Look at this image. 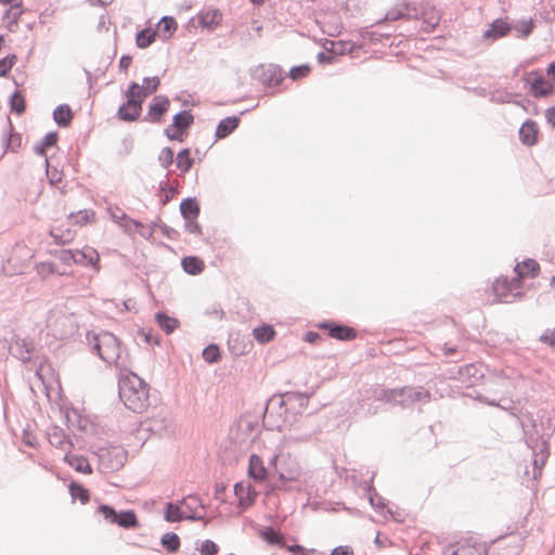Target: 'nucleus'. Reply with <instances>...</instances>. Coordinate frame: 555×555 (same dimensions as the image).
Here are the masks:
<instances>
[{"label":"nucleus","mask_w":555,"mask_h":555,"mask_svg":"<svg viewBox=\"0 0 555 555\" xmlns=\"http://www.w3.org/2000/svg\"><path fill=\"white\" fill-rule=\"evenodd\" d=\"M150 385L130 369L119 372L118 396L125 406L141 414L150 406Z\"/></svg>","instance_id":"1"},{"label":"nucleus","mask_w":555,"mask_h":555,"mask_svg":"<svg viewBox=\"0 0 555 555\" xmlns=\"http://www.w3.org/2000/svg\"><path fill=\"white\" fill-rule=\"evenodd\" d=\"M93 350L107 364H114L119 372L127 369L128 350L113 333L103 331L94 335Z\"/></svg>","instance_id":"2"},{"label":"nucleus","mask_w":555,"mask_h":555,"mask_svg":"<svg viewBox=\"0 0 555 555\" xmlns=\"http://www.w3.org/2000/svg\"><path fill=\"white\" fill-rule=\"evenodd\" d=\"M430 392L422 386H405L400 388H380L374 390L377 400L385 401L403 409L411 408L420 401H429Z\"/></svg>","instance_id":"3"},{"label":"nucleus","mask_w":555,"mask_h":555,"mask_svg":"<svg viewBox=\"0 0 555 555\" xmlns=\"http://www.w3.org/2000/svg\"><path fill=\"white\" fill-rule=\"evenodd\" d=\"M296 424V418L289 413L280 393L270 397L262 413V426L267 430L283 431Z\"/></svg>","instance_id":"4"},{"label":"nucleus","mask_w":555,"mask_h":555,"mask_svg":"<svg viewBox=\"0 0 555 555\" xmlns=\"http://www.w3.org/2000/svg\"><path fill=\"white\" fill-rule=\"evenodd\" d=\"M91 449L104 472L119 470L128 459V451L120 446L94 443Z\"/></svg>","instance_id":"5"},{"label":"nucleus","mask_w":555,"mask_h":555,"mask_svg":"<svg viewBox=\"0 0 555 555\" xmlns=\"http://www.w3.org/2000/svg\"><path fill=\"white\" fill-rule=\"evenodd\" d=\"M194 124V115L191 109H182L172 116V122L164 129V134L169 141L184 142L189 129Z\"/></svg>","instance_id":"6"},{"label":"nucleus","mask_w":555,"mask_h":555,"mask_svg":"<svg viewBox=\"0 0 555 555\" xmlns=\"http://www.w3.org/2000/svg\"><path fill=\"white\" fill-rule=\"evenodd\" d=\"M522 282L515 280V276L508 279L506 276L496 278L492 285V293L498 301L501 302H513L517 298H521L524 293L521 292Z\"/></svg>","instance_id":"7"},{"label":"nucleus","mask_w":555,"mask_h":555,"mask_svg":"<svg viewBox=\"0 0 555 555\" xmlns=\"http://www.w3.org/2000/svg\"><path fill=\"white\" fill-rule=\"evenodd\" d=\"M250 76L263 87L272 88L281 85L285 78V72L278 64H259L251 70Z\"/></svg>","instance_id":"8"},{"label":"nucleus","mask_w":555,"mask_h":555,"mask_svg":"<svg viewBox=\"0 0 555 555\" xmlns=\"http://www.w3.org/2000/svg\"><path fill=\"white\" fill-rule=\"evenodd\" d=\"M522 79L529 87L530 94L535 99L546 98L555 92V81H546L539 69L527 73Z\"/></svg>","instance_id":"9"},{"label":"nucleus","mask_w":555,"mask_h":555,"mask_svg":"<svg viewBox=\"0 0 555 555\" xmlns=\"http://www.w3.org/2000/svg\"><path fill=\"white\" fill-rule=\"evenodd\" d=\"M489 545L474 538L463 539L447 545L442 555H487Z\"/></svg>","instance_id":"10"},{"label":"nucleus","mask_w":555,"mask_h":555,"mask_svg":"<svg viewBox=\"0 0 555 555\" xmlns=\"http://www.w3.org/2000/svg\"><path fill=\"white\" fill-rule=\"evenodd\" d=\"M315 326L325 330L331 338L339 341H351L357 338V331L353 327L334 320L320 321Z\"/></svg>","instance_id":"11"},{"label":"nucleus","mask_w":555,"mask_h":555,"mask_svg":"<svg viewBox=\"0 0 555 555\" xmlns=\"http://www.w3.org/2000/svg\"><path fill=\"white\" fill-rule=\"evenodd\" d=\"M170 100L165 94L155 95L149 103L147 112L142 121L151 124H160L169 111Z\"/></svg>","instance_id":"12"},{"label":"nucleus","mask_w":555,"mask_h":555,"mask_svg":"<svg viewBox=\"0 0 555 555\" xmlns=\"http://www.w3.org/2000/svg\"><path fill=\"white\" fill-rule=\"evenodd\" d=\"M418 18V10L416 7L408 2H402L397 7L389 9L382 20L376 22L377 26L383 25L384 22H395L399 20Z\"/></svg>","instance_id":"13"},{"label":"nucleus","mask_w":555,"mask_h":555,"mask_svg":"<svg viewBox=\"0 0 555 555\" xmlns=\"http://www.w3.org/2000/svg\"><path fill=\"white\" fill-rule=\"evenodd\" d=\"M280 395L284 401V405L287 406L289 413L293 414L296 420L297 415L301 414L307 408L310 399V395L307 392L286 391Z\"/></svg>","instance_id":"14"},{"label":"nucleus","mask_w":555,"mask_h":555,"mask_svg":"<svg viewBox=\"0 0 555 555\" xmlns=\"http://www.w3.org/2000/svg\"><path fill=\"white\" fill-rule=\"evenodd\" d=\"M373 478H374V474L367 481H365V487H364V491L366 492V494L369 496V502H370L371 506L375 509V512H377L378 514H380L383 516H385L386 514L393 516L392 511L386 506L385 499L375 490V488L373 486ZM392 518L396 519L395 517H392Z\"/></svg>","instance_id":"15"},{"label":"nucleus","mask_w":555,"mask_h":555,"mask_svg":"<svg viewBox=\"0 0 555 555\" xmlns=\"http://www.w3.org/2000/svg\"><path fill=\"white\" fill-rule=\"evenodd\" d=\"M196 17L198 25L208 31H214L222 22V13L217 8L201 10Z\"/></svg>","instance_id":"16"},{"label":"nucleus","mask_w":555,"mask_h":555,"mask_svg":"<svg viewBox=\"0 0 555 555\" xmlns=\"http://www.w3.org/2000/svg\"><path fill=\"white\" fill-rule=\"evenodd\" d=\"M300 476V466L296 462L295 459L291 456L283 457L280 469H279V480L284 486L288 481H295Z\"/></svg>","instance_id":"17"},{"label":"nucleus","mask_w":555,"mask_h":555,"mask_svg":"<svg viewBox=\"0 0 555 555\" xmlns=\"http://www.w3.org/2000/svg\"><path fill=\"white\" fill-rule=\"evenodd\" d=\"M233 490L241 509L244 511L254 504L257 491L249 483L243 481L236 482Z\"/></svg>","instance_id":"18"},{"label":"nucleus","mask_w":555,"mask_h":555,"mask_svg":"<svg viewBox=\"0 0 555 555\" xmlns=\"http://www.w3.org/2000/svg\"><path fill=\"white\" fill-rule=\"evenodd\" d=\"M541 268L537 260L527 258L521 262L516 263L514 267L515 280L521 281L526 278H537L540 274Z\"/></svg>","instance_id":"19"},{"label":"nucleus","mask_w":555,"mask_h":555,"mask_svg":"<svg viewBox=\"0 0 555 555\" xmlns=\"http://www.w3.org/2000/svg\"><path fill=\"white\" fill-rule=\"evenodd\" d=\"M74 255L76 264L92 267L95 270L100 269V256L94 248L86 246L82 249H74Z\"/></svg>","instance_id":"20"},{"label":"nucleus","mask_w":555,"mask_h":555,"mask_svg":"<svg viewBox=\"0 0 555 555\" xmlns=\"http://www.w3.org/2000/svg\"><path fill=\"white\" fill-rule=\"evenodd\" d=\"M520 142L526 146H533L538 143L539 127L533 119H526L518 131Z\"/></svg>","instance_id":"21"},{"label":"nucleus","mask_w":555,"mask_h":555,"mask_svg":"<svg viewBox=\"0 0 555 555\" xmlns=\"http://www.w3.org/2000/svg\"><path fill=\"white\" fill-rule=\"evenodd\" d=\"M31 351L33 347L30 344L26 343L24 339H21L16 335L12 337L9 346V352L11 356L26 363L30 361Z\"/></svg>","instance_id":"22"},{"label":"nucleus","mask_w":555,"mask_h":555,"mask_svg":"<svg viewBox=\"0 0 555 555\" xmlns=\"http://www.w3.org/2000/svg\"><path fill=\"white\" fill-rule=\"evenodd\" d=\"M240 124L241 119L235 115L222 118L216 127L215 141L228 138L238 128Z\"/></svg>","instance_id":"23"},{"label":"nucleus","mask_w":555,"mask_h":555,"mask_svg":"<svg viewBox=\"0 0 555 555\" xmlns=\"http://www.w3.org/2000/svg\"><path fill=\"white\" fill-rule=\"evenodd\" d=\"M248 477L256 482L263 481L268 477V469L261 456L256 453L250 454L248 460Z\"/></svg>","instance_id":"24"},{"label":"nucleus","mask_w":555,"mask_h":555,"mask_svg":"<svg viewBox=\"0 0 555 555\" xmlns=\"http://www.w3.org/2000/svg\"><path fill=\"white\" fill-rule=\"evenodd\" d=\"M512 30V24L502 18L494 20L489 28L483 33L485 39L498 40L506 36Z\"/></svg>","instance_id":"25"},{"label":"nucleus","mask_w":555,"mask_h":555,"mask_svg":"<svg viewBox=\"0 0 555 555\" xmlns=\"http://www.w3.org/2000/svg\"><path fill=\"white\" fill-rule=\"evenodd\" d=\"M57 140H59V132L50 131V132L46 133L44 137L41 139V141L35 145L34 152L39 156L47 157V149L55 146L57 144ZM44 163H46L47 173L49 175L50 163H49L48 158H46Z\"/></svg>","instance_id":"26"},{"label":"nucleus","mask_w":555,"mask_h":555,"mask_svg":"<svg viewBox=\"0 0 555 555\" xmlns=\"http://www.w3.org/2000/svg\"><path fill=\"white\" fill-rule=\"evenodd\" d=\"M144 102H135L129 106H119L116 112V117L120 121L133 122L137 121L142 113Z\"/></svg>","instance_id":"27"},{"label":"nucleus","mask_w":555,"mask_h":555,"mask_svg":"<svg viewBox=\"0 0 555 555\" xmlns=\"http://www.w3.org/2000/svg\"><path fill=\"white\" fill-rule=\"evenodd\" d=\"M483 376V373L473 363L465 364L460 366L456 371V375L452 373L450 378H459L463 383L468 382V387L479 378Z\"/></svg>","instance_id":"28"},{"label":"nucleus","mask_w":555,"mask_h":555,"mask_svg":"<svg viewBox=\"0 0 555 555\" xmlns=\"http://www.w3.org/2000/svg\"><path fill=\"white\" fill-rule=\"evenodd\" d=\"M178 29V23L173 16L165 15L157 23V36H160L163 41L170 39Z\"/></svg>","instance_id":"29"},{"label":"nucleus","mask_w":555,"mask_h":555,"mask_svg":"<svg viewBox=\"0 0 555 555\" xmlns=\"http://www.w3.org/2000/svg\"><path fill=\"white\" fill-rule=\"evenodd\" d=\"M181 217L184 220L197 219L201 214V206L196 197L183 198L179 206Z\"/></svg>","instance_id":"30"},{"label":"nucleus","mask_w":555,"mask_h":555,"mask_svg":"<svg viewBox=\"0 0 555 555\" xmlns=\"http://www.w3.org/2000/svg\"><path fill=\"white\" fill-rule=\"evenodd\" d=\"M550 437H551L550 435L541 436V442L539 441V446H538L540 459H538V455L535 454V452H533V454H534V459H533L534 472L539 470V473H541L543 466L545 465V463L551 454Z\"/></svg>","instance_id":"31"},{"label":"nucleus","mask_w":555,"mask_h":555,"mask_svg":"<svg viewBox=\"0 0 555 555\" xmlns=\"http://www.w3.org/2000/svg\"><path fill=\"white\" fill-rule=\"evenodd\" d=\"M124 96L126 98V102L121 103L119 106H129L135 102H144L146 93L140 88V85L137 81H130L128 88L124 92Z\"/></svg>","instance_id":"32"},{"label":"nucleus","mask_w":555,"mask_h":555,"mask_svg":"<svg viewBox=\"0 0 555 555\" xmlns=\"http://www.w3.org/2000/svg\"><path fill=\"white\" fill-rule=\"evenodd\" d=\"M182 270L190 275H198L205 269V262L198 256H184L181 259Z\"/></svg>","instance_id":"33"},{"label":"nucleus","mask_w":555,"mask_h":555,"mask_svg":"<svg viewBox=\"0 0 555 555\" xmlns=\"http://www.w3.org/2000/svg\"><path fill=\"white\" fill-rule=\"evenodd\" d=\"M52 115L54 122L61 128L68 127L74 118V113L68 104L57 105Z\"/></svg>","instance_id":"34"},{"label":"nucleus","mask_w":555,"mask_h":555,"mask_svg":"<svg viewBox=\"0 0 555 555\" xmlns=\"http://www.w3.org/2000/svg\"><path fill=\"white\" fill-rule=\"evenodd\" d=\"M185 512L182 511V506L177 501L167 502L164 505V520L167 522H180L184 520Z\"/></svg>","instance_id":"35"},{"label":"nucleus","mask_w":555,"mask_h":555,"mask_svg":"<svg viewBox=\"0 0 555 555\" xmlns=\"http://www.w3.org/2000/svg\"><path fill=\"white\" fill-rule=\"evenodd\" d=\"M47 437L51 446L57 449H64L66 443L72 446L69 438L65 431L59 426H51L47 430Z\"/></svg>","instance_id":"36"},{"label":"nucleus","mask_w":555,"mask_h":555,"mask_svg":"<svg viewBox=\"0 0 555 555\" xmlns=\"http://www.w3.org/2000/svg\"><path fill=\"white\" fill-rule=\"evenodd\" d=\"M115 525L129 530L138 528L140 522L133 509H122L118 512Z\"/></svg>","instance_id":"37"},{"label":"nucleus","mask_w":555,"mask_h":555,"mask_svg":"<svg viewBox=\"0 0 555 555\" xmlns=\"http://www.w3.org/2000/svg\"><path fill=\"white\" fill-rule=\"evenodd\" d=\"M155 321H156L157 325L167 335L172 334L180 324L178 319L170 317L168 313H166L164 311H158L155 313Z\"/></svg>","instance_id":"38"},{"label":"nucleus","mask_w":555,"mask_h":555,"mask_svg":"<svg viewBox=\"0 0 555 555\" xmlns=\"http://www.w3.org/2000/svg\"><path fill=\"white\" fill-rule=\"evenodd\" d=\"M176 165L177 168L180 170L181 176H184L192 169L194 165V159L192 157L190 147H183L178 152Z\"/></svg>","instance_id":"39"},{"label":"nucleus","mask_w":555,"mask_h":555,"mask_svg":"<svg viewBox=\"0 0 555 555\" xmlns=\"http://www.w3.org/2000/svg\"><path fill=\"white\" fill-rule=\"evenodd\" d=\"M331 50L337 55L351 54L357 50L362 49L361 43L353 42L351 40H337L330 41Z\"/></svg>","instance_id":"40"},{"label":"nucleus","mask_w":555,"mask_h":555,"mask_svg":"<svg viewBox=\"0 0 555 555\" xmlns=\"http://www.w3.org/2000/svg\"><path fill=\"white\" fill-rule=\"evenodd\" d=\"M157 38V30L152 28H143L135 34V46L139 49H146L152 46Z\"/></svg>","instance_id":"41"},{"label":"nucleus","mask_w":555,"mask_h":555,"mask_svg":"<svg viewBox=\"0 0 555 555\" xmlns=\"http://www.w3.org/2000/svg\"><path fill=\"white\" fill-rule=\"evenodd\" d=\"M253 335L259 344L264 345L274 339L276 332L272 325L262 324L253 330Z\"/></svg>","instance_id":"42"},{"label":"nucleus","mask_w":555,"mask_h":555,"mask_svg":"<svg viewBox=\"0 0 555 555\" xmlns=\"http://www.w3.org/2000/svg\"><path fill=\"white\" fill-rule=\"evenodd\" d=\"M159 190V203L165 206L171 202L175 196L179 193L178 186L168 181H160L158 183Z\"/></svg>","instance_id":"43"},{"label":"nucleus","mask_w":555,"mask_h":555,"mask_svg":"<svg viewBox=\"0 0 555 555\" xmlns=\"http://www.w3.org/2000/svg\"><path fill=\"white\" fill-rule=\"evenodd\" d=\"M68 491L73 502L80 501L81 504H86L90 500L89 490L78 481H72L68 486Z\"/></svg>","instance_id":"44"},{"label":"nucleus","mask_w":555,"mask_h":555,"mask_svg":"<svg viewBox=\"0 0 555 555\" xmlns=\"http://www.w3.org/2000/svg\"><path fill=\"white\" fill-rule=\"evenodd\" d=\"M160 545L170 554H176L181 547L180 537L176 532H166L160 538Z\"/></svg>","instance_id":"45"},{"label":"nucleus","mask_w":555,"mask_h":555,"mask_svg":"<svg viewBox=\"0 0 555 555\" xmlns=\"http://www.w3.org/2000/svg\"><path fill=\"white\" fill-rule=\"evenodd\" d=\"M65 461L68 463L70 467H73L76 472L82 474H91L92 467L87 457L82 455H65Z\"/></svg>","instance_id":"46"},{"label":"nucleus","mask_w":555,"mask_h":555,"mask_svg":"<svg viewBox=\"0 0 555 555\" xmlns=\"http://www.w3.org/2000/svg\"><path fill=\"white\" fill-rule=\"evenodd\" d=\"M535 28V22L533 18L518 20L512 24V30L516 31L517 38H527Z\"/></svg>","instance_id":"47"},{"label":"nucleus","mask_w":555,"mask_h":555,"mask_svg":"<svg viewBox=\"0 0 555 555\" xmlns=\"http://www.w3.org/2000/svg\"><path fill=\"white\" fill-rule=\"evenodd\" d=\"M261 539L267 542L269 545L282 546L284 537L280 531H278L272 526L264 527L260 530Z\"/></svg>","instance_id":"48"},{"label":"nucleus","mask_w":555,"mask_h":555,"mask_svg":"<svg viewBox=\"0 0 555 555\" xmlns=\"http://www.w3.org/2000/svg\"><path fill=\"white\" fill-rule=\"evenodd\" d=\"M517 422L524 431L527 447L531 449L532 452H535L542 435H540L537 429H527L524 421H521L519 417H517Z\"/></svg>","instance_id":"49"},{"label":"nucleus","mask_w":555,"mask_h":555,"mask_svg":"<svg viewBox=\"0 0 555 555\" xmlns=\"http://www.w3.org/2000/svg\"><path fill=\"white\" fill-rule=\"evenodd\" d=\"M74 413L77 416V428L79 431H81L88 436H96L98 435V431H99L98 426L88 416L80 415L76 411H74Z\"/></svg>","instance_id":"50"},{"label":"nucleus","mask_w":555,"mask_h":555,"mask_svg":"<svg viewBox=\"0 0 555 555\" xmlns=\"http://www.w3.org/2000/svg\"><path fill=\"white\" fill-rule=\"evenodd\" d=\"M518 95V93H512L506 90H496L495 92L491 93L489 100L490 102L498 104L514 103L520 105V103L515 100V98Z\"/></svg>","instance_id":"51"},{"label":"nucleus","mask_w":555,"mask_h":555,"mask_svg":"<svg viewBox=\"0 0 555 555\" xmlns=\"http://www.w3.org/2000/svg\"><path fill=\"white\" fill-rule=\"evenodd\" d=\"M10 109L16 115H22L26 111V100L23 94L15 90L9 100Z\"/></svg>","instance_id":"52"},{"label":"nucleus","mask_w":555,"mask_h":555,"mask_svg":"<svg viewBox=\"0 0 555 555\" xmlns=\"http://www.w3.org/2000/svg\"><path fill=\"white\" fill-rule=\"evenodd\" d=\"M203 359L209 363L215 364L221 360V350L217 344L207 345L202 352Z\"/></svg>","instance_id":"53"},{"label":"nucleus","mask_w":555,"mask_h":555,"mask_svg":"<svg viewBox=\"0 0 555 555\" xmlns=\"http://www.w3.org/2000/svg\"><path fill=\"white\" fill-rule=\"evenodd\" d=\"M95 218V212L91 209H82L77 211L76 214L72 212L69 215V219L73 220V223L78 224L80 227L86 225L93 221Z\"/></svg>","instance_id":"54"},{"label":"nucleus","mask_w":555,"mask_h":555,"mask_svg":"<svg viewBox=\"0 0 555 555\" xmlns=\"http://www.w3.org/2000/svg\"><path fill=\"white\" fill-rule=\"evenodd\" d=\"M359 35L362 40L374 44L382 42L383 38H389L391 36V34H382L378 30H371L369 27L361 28Z\"/></svg>","instance_id":"55"},{"label":"nucleus","mask_w":555,"mask_h":555,"mask_svg":"<svg viewBox=\"0 0 555 555\" xmlns=\"http://www.w3.org/2000/svg\"><path fill=\"white\" fill-rule=\"evenodd\" d=\"M8 121H9L10 132L7 135L5 142H4V147L7 151L15 152L16 149L20 147L22 144V137L20 133L13 131V125H12L10 118L8 119Z\"/></svg>","instance_id":"56"},{"label":"nucleus","mask_w":555,"mask_h":555,"mask_svg":"<svg viewBox=\"0 0 555 555\" xmlns=\"http://www.w3.org/2000/svg\"><path fill=\"white\" fill-rule=\"evenodd\" d=\"M157 160L159 166L164 169H169V167L175 163V152L170 146H165L160 150Z\"/></svg>","instance_id":"57"},{"label":"nucleus","mask_w":555,"mask_h":555,"mask_svg":"<svg viewBox=\"0 0 555 555\" xmlns=\"http://www.w3.org/2000/svg\"><path fill=\"white\" fill-rule=\"evenodd\" d=\"M258 425L257 418H251L250 415H242L238 421V428L246 437H249Z\"/></svg>","instance_id":"58"},{"label":"nucleus","mask_w":555,"mask_h":555,"mask_svg":"<svg viewBox=\"0 0 555 555\" xmlns=\"http://www.w3.org/2000/svg\"><path fill=\"white\" fill-rule=\"evenodd\" d=\"M178 502L180 503L182 508L184 507L189 512L196 511L198 507H202V508L205 507L202 500L195 494H189L186 496H183Z\"/></svg>","instance_id":"59"},{"label":"nucleus","mask_w":555,"mask_h":555,"mask_svg":"<svg viewBox=\"0 0 555 555\" xmlns=\"http://www.w3.org/2000/svg\"><path fill=\"white\" fill-rule=\"evenodd\" d=\"M160 87V78L158 76L144 77L140 88L146 93V96L155 93Z\"/></svg>","instance_id":"60"},{"label":"nucleus","mask_w":555,"mask_h":555,"mask_svg":"<svg viewBox=\"0 0 555 555\" xmlns=\"http://www.w3.org/2000/svg\"><path fill=\"white\" fill-rule=\"evenodd\" d=\"M17 62V55L10 53L0 59V77H7Z\"/></svg>","instance_id":"61"},{"label":"nucleus","mask_w":555,"mask_h":555,"mask_svg":"<svg viewBox=\"0 0 555 555\" xmlns=\"http://www.w3.org/2000/svg\"><path fill=\"white\" fill-rule=\"evenodd\" d=\"M98 513L102 515L107 522L115 525L118 512L113 505L106 503L100 504L98 507Z\"/></svg>","instance_id":"62"},{"label":"nucleus","mask_w":555,"mask_h":555,"mask_svg":"<svg viewBox=\"0 0 555 555\" xmlns=\"http://www.w3.org/2000/svg\"><path fill=\"white\" fill-rule=\"evenodd\" d=\"M196 550L201 555H217L220 551V547L215 541L206 539Z\"/></svg>","instance_id":"63"},{"label":"nucleus","mask_w":555,"mask_h":555,"mask_svg":"<svg viewBox=\"0 0 555 555\" xmlns=\"http://www.w3.org/2000/svg\"><path fill=\"white\" fill-rule=\"evenodd\" d=\"M310 72H311V66L308 63H306V64L293 66L289 69L288 76L293 80H298L300 78L307 77L310 74Z\"/></svg>","instance_id":"64"}]
</instances>
